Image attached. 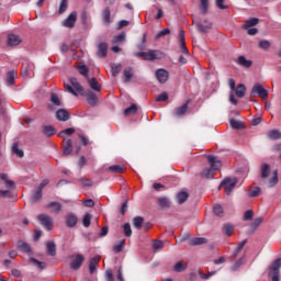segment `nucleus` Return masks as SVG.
<instances>
[{"mask_svg": "<svg viewBox=\"0 0 281 281\" xmlns=\"http://www.w3.org/2000/svg\"><path fill=\"white\" fill-rule=\"evenodd\" d=\"M134 56L144 58V60H160V58H164V53L161 50L138 52L134 53Z\"/></svg>", "mask_w": 281, "mask_h": 281, "instance_id": "f257e3e1", "label": "nucleus"}, {"mask_svg": "<svg viewBox=\"0 0 281 281\" xmlns=\"http://www.w3.org/2000/svg\"><path fill=\"white\" fill-rule=\"evenodd\" d=\"M261 98V100H267L269 98V91L262 87L260 83H255L250 91V98H256V97Z\"/></svg>", "mask_w": 281, "mask_h": 281, "instance_id": "f03ea898", "label": "nucleus"}, {"mask_svg": "<svg viewBox=\"0 0 281 281\" xmlns=\"http://www.w3.org/2000/svg\"><path fill=\"white\" fill-rule=\"evenodd\" d=\"M69 258V267L70 269H72V271H78V269H80V267H82V265L85 263V257L82 254L71 255Z\"/></svg>", "mask_w": 281, "mask_h": 281, "instance_id": "7ed1b4c3", "label": "nucleus"}, {"mask_svg": "<svg viewBox=\"0 0 281 281\" xmlns=\"http://www.w3.org/2000/svg\"><path fill=\"white\" fill-rule=\"evenodd\" d=\"M280 267H281V258L276 259L270 267L269 276L272 281H280Z\"/></svg>", "mask_w": 281, "mask_h": 281, "instance_id": "20e7f679", "label": "nucleus"}, {"mask_svg": "<svg viewBox=\"0 0 281 281\" xmlns=\"http://www.w3.org/2000/svg\"><path fill=\"white\" fill-rule=\"evenodd\" d=\"M238 183V179L236 178H225L221 186L222 188H224L226 194H232V191L234 190V188H236V184Z\"/></svg>", "mask_w": 281, "mask_h": 281, "instance_id": "39448f33", "label": "nucleus"}, {"mask_svg": "<svg viewBox=\"0 0 281 281\" xmlns=\"http://www.w3.org/2000/svg\"><path fill=\"white\" fill-rule=\"evenodd\" d=\"M37 221L47 229L48 232L52 229V225H54V220L47 214L37 215Z\"/></svg>", "mask_w": 281, "mask_h": 281, "instance_id": "423d86ee", "label": "nucleus"}, {"mask_svg": "<svg viewBox=\"0 0 281 281\" xmlns=\"http://www.w3.org/2000/svg\"><path fill=\"white\" fill-rule=\"evenodd\" d=\"M170 78V72L164 68H159L156 70V79L160 85H166L168 82V79Z\"/></svg>", "mask_w": 281, "mask_h": 281, "instance_id": "0eeeda50", "label": "nucleus"}, {"mask_svg": "<svg viewBox=\"0 0 281 281\" xmlns=\"http://www.w3.org/2000/svg\"><path fill=\"white\" fill-rule=\"evenodd\" d=\"M78 20V13L71 12L64 21L63 26L64 27H76V21Z\"/></svg>", "mask_w": 281, "mask_h": 281, "instance_id": "6e6552de", "label": "nucleus"}, {"mask_svg": "<svg viewBox=\"0 0 281 281\" xmlns=\"http://www.w3.org/2000/svg\"><path fill=\"white\" fill-rule=\"evenodd\" d=\"M81 95H85V98H87L90 106H95V104H98V95H95V93H93L92 91H90V90H88L86 92L83 91V92H81Z\"/></svg>", "mask_w": 281, "mask_h": 281, "instance_id": "1a4fd4ad", "label": "nucleus"}, {"mask_svg": "<svg viewBox=\"0 0 281 281\" xmlns=\"http://www.w3.org/2000/svg\"><path fill=\"white\" fill-rule=\"evenodd\" d=\"M207 161L211 166L212 170H221V167L223 166V164L221 162V160H218V158H216L215 156L209 155L207 156Z\"/></svg>", "mask_w": 281, "mask_h": 281, "instance_id": "9d476101", "label": "nucleus"}, {"mask_svg": "<svg viewBox=\"0 0 281 281\" xmlns=\"http://www.w3.org/2000/svg\"><path fill=\"white\" fill-rule=\"evenodd\" d=\"M178 38L182 54H190V52L188 50V46H186V32L183 30H180Z\"/></svg>", "mask_w": 281, "mask_h": 281, "instance_id": "9b49d317", "label": "nucleus"}, {"mask_svg": "<svg viewBox=\"0 0 281 281\" xmlns=\"http://www.w3.org/2000/svg\"><path fill=\"white\" fill-rule=\"evenodd\" d=\"M193 23H194L196 30L202 33L207 32V30H212V23L207 22V20L204 21V24L196 20H193Z\"/></svg>", "mask_w": 281, "mask_h": 281, "instance_id": "f8f14e48", "label": "nucleus"}, {"mask_svg": "<svg viewBox=\"0 0 281 281\" xmlns=\"http://www.w3.org/2000/svg\"><path fill=\"white\" fill-rule=\"evenodd\" d=\"M106 54H109V44L100 43L98 45L97 56L99 58H106Z\"/></svg>", "mask_w": 281, "mask_h": 281, "instance_id": "ddd939ff", "label": "nucleus"}, {"mask_svg": "<svg viewBox=\"0 0 281 281\" xmlns=\"http://www.w3.org/2000/svg\"><path fill=\"white\" fill-rule=\"evenodd\" d=\"M157 204L159 205V207H161V210H170L171 207V202L168 196L157 198Z\"/></svg>", "mask_w": 281, "mask_h": 281, "instance_id": "4468645a", "label": "nucleus"}, {"mask_svg": "<svg viewBox=\"0 0 281 281\" xmlns=\"http://www.w3.org/2000/svg\"><path fill=\"white\" fill-rule=\"evenodd\" d=\"M188 104H190V100H188L181 106L176 108L173 111V115H176V117H183V115H186V113H188Z\"/></svg>", "mask_w": 281, "mask_h": 281, "instance_id": "2eb2a0df", "label": "nucleus"}, {"mask_svg": "<svg viewBox=\"0 0 281 281\" xmlns=\"http://www.w3.org/2000/svg\"><path fill=\"white\" fill-rule=\"evenodd\" d=\"M178 205H183L190 199V193L186 191H180L176 194Z\"/></svg>", "mask_w": 281, "mask_h": 281, "instance_id": "dca6fc26", "label": "nucleus"}, {"mask_svg": "<svg viewBox=\"0 0 281 281\" xmlns=\"http://www.w3.org/2000/svg\"><path fill=\"white\" fill-rule=\"evenodd\" d=\"M78 225V216L74 213L66 215V226L76 227Z\"/></svg>", "mask_w": 281, "mask_h": 281, "instance_id": "f3484780", "label": "nucleus"}, {"mask_svg": "<svg viewBox=\"0 0 281 281\" xmlns=\"http://www.w3.org/2000/svg\"><path fill=\"white\" fill-rule=\"evenodd\" d=\"M8 46L16 47V45H21V37L19 35L11 34L8 36Z\"/></svg>", "mask_w": 281, "mask_h": 281, "instance_id": "a211bd4d", "label": "nucleus"}, {"mask_svg": "<svg viewBox=\"0 0 281 281\" xmlns=\"http://www.w3.org/2000/svg\"><path fill=\"white\" fill-rule=\"evenodd\" d=\"M56 119L59 122H67V120H69V112L65 109H60L56 112Z\"/></svg>", "mask_w": 281, "mask_h": 281, "instance_id": "6ab92c4d", "label": "nucleus"}, {"mask_svg": "<svg viewBox=\"0 0 281 281\" xmlns=\"http://www.w3.org/2000/svg\"><path fill=\"white\" fill-rule=\"evenodd\" d=\"M237 65H239L240 67H245L246 69H249V67L254 65V61L247 59L245 56L241 55L237 58Z\"/></svg>", "mask_w": 281, "mask_h": 281, "instance_id": "aec40b11", "label": "nucleus"}, {"mask_svg": "<svg viewBox=\"0 0 281 281\" xmlns=\"http://www.w3.org/2000/svg\"><path fill=\"white\" fill-rule=\"evenodd\" d=\"M42 133L46 137H53V135H56V128L52 125H45L42 127Z\"/></svg>", "mask_w": 281, "mask_h": 281, "instance_id": "412c9836", "label": "nucleus"}, {"mask_svg": "<svg viewBox=\"0 0 281 281\" xmlns=\"http://www.w3.org/2000/svg\"><path fill=\"white\" fill-rule=\"evenodd\" d=\"M47 209L52 210L55 214H59L63 210V204L60 202H50L46 205Z\"/></svg>", "mask_w": 281, "mask_h": 281, "instance_id": "4be33fe9", "label": "nucleus"}, {"mask_svg": "<svg viewBox=\"0 0 281 281\" xmlns=\"http://www.w3.org/2000/svg\"><path fill=\"white\" fill-rule=\"evenodd\" d=\"M18 249H20L24 254H32V247H30V244L23 240L18 241Z\"/></svg>", "mask_w": 281, "mask_h": 281, "instance_id": "5701e85b", "label": "nucleus"}, {"mask_svg": "<svg viewBox=\"0 0 281 281\" xmlns=\"http://www.w3.org/2000/svg\"><path fill=\"white\" fill-rule=\"evenodd\" d=\"M74 153V143L71 139H67L64 144V155L67 157Z\"/></svg>", "mask_w": 281, "mask_h": 281, "instance_id": "b1692460", "label": "nucleus"}, {"mask_svg": "<svg viewBox=\"0 0 281 281\" xmlns=\"http://www.w3.org/2000/svg\"><path fill=\"white\" fill-rule=\"evenodd\" d=\"M70 85L74 87V89L78 92V93H82L85 91V89L82 88V86L80 85V82H78V79H76V77H71L69 79Z\"/></svg>", "mask_w": 281, "mask_h": 281, "instance_id": "393cba45", "label": "nucleus"}, {"mask_svg": "<svg viewBox=\"0 0 281 281\" xmlns=\"http://www.w3.org/2000/svg\"><path fill=\"white\" fill-rule=\"evenodd\" d=\"M247 92V87H245L244 83H239L236 88H235V94L237 98H245V93Z\"/></svg>", "mask_w": 281, "mask_h": 281, "instance_id": "a878e982", "label": "nucleus"}, {"mask_svg": "<svg viewBox=\"0 0 281 281\" xmlns=\"http://www.w3.org/2000/svg\"><path fill=\"white\" fill-rule=\"evenodd\" d=\"M98 265H100V258L93 257L92 259H90L89 271L91 274L95 273V269L98 268Z\"/></svg>", "mask_w": 281, "mask_h": 281, "instance_id": "bb28decb", "label": "nucleus"}, {"mask_svg": "<svg viewBox=\"0 0 281 281\" xmlns=\"http://www.w3.org/2000/svg\"><path fill=\"white\" fill-rule=\"evenodd\" d=\"M46 252L48 256H56V243L54 241H47L46 243Z\"/></svg>", "mask_w": 281, "mask_h": 281, "instance_id": "cd10ccee", "label": "nucleus"}, {"mask_svg": "<svg viewBox=\"0 0 281 281\" xmlns=\"http://www.w3.org/2000/svg\"><path fill=\"white\" fill-rule=\"evenodd\" d=\"M16 70H10L8 74H7V85L9 86H12L14 85V80H16Z\"/></svg>", "mask_w": 281, "mask_h": 281, "instance_id": "c85d7f7f", "label": "nucleus"}, {"mask_svg": "<svg viewBox=\"0 0 281 281\" xmlns=\"http://www.w3.org/2000/svg\"><path fill=\"white\" fill-rule=\"evenodd\" d=\"M110 172H114L115 175H122L124 170V165H113L109 167Z\"/></svg>", "mask_w": 281, "mask_h": 281, "instance_id": "c756f323", "label": "nucleus"}, {"mask_svg": "<svg viewBox=\"0 0 281 281\" xmlns=\"http://www.w3.org/2000/svg\"><path fill=\"white\" fill-rule=\"evenodd\" d=\"M270 172H271V166H269V164H263L261 166V173H260L261 179H267Z\"/></svg>", "mask_w": 281, "mask_h": 281, "instance_id": "7c9ffc66", "label": "nucleus"}, {"mask_svg": "<svg viewBox=\"0 0 281 281\" xmlns=\"http://www.w3.org/2000/svg\"><path fill=\"white\" fill-rule=\"evenodd\" d=\"M123 76H124V82H130L133 80V67L125 68L123 70Z\"/></svg>", "mask_w": 281, "mask_h": 281, "instance_id": "2f4dec72", "label": "nucleus"}, {"mask_svg": "<svg viewBox=\"0 0 281 281\" xmlns=\"http://www.w3.org/2000/svg\"><path fill=\"white\" fill-rule=\"evenodd\" d=\"M207 243V238L205 237H195L193 239H191L190 245H192V247H196L199 245H205Z\"/></svg>", "mask_w": 281, "mask_h": 281, "instance_id": "473e14b6", "label": "nucleus"}, {"mask_svg": "<svg viewBox=\"0 0 281 281\" xmlns=\"http://www.w3.org/2000/svg\"><path fill=\"white\" fill-rule=\"evenodd\" d=\"M43 199V191L41 189H37L31 196V202L32 203H38Z\"/></svg>", "mask_w": 281, "mask_h": 281, "instance_id": "72a5a7b5", "label": "nucleus"}, {"mask_svg": "<svg viewBox=\"0 0 281 281\" xmlns=\"http://www.w3.org/2000/svg\"><path fill=\"white\" fill-rule=\"evenodd\" d=\"M215 170L212 168H206L203 169V171L201 172L202 177H204L205 179H214V172Z\"/></svg>", "mask_w": 281, "mask_h": 281, "instance_id": "f704fd0d", "label": "nucleus"}, {"mask_svg": "<svg viewBox=\"0 0 281 281\" xmlns=\"http://www.w3.org/2000/svg\"><path fill=\"white\" fill-rule=\"evenodd\" d=\"M111 69L113 78H117L120 71H122V64H112Z\"/></svg>", "mask_w": 281, "mask_h": 281, "instance_id": "c9c22d12", "label": "nucleus"}, {"mask_svg": "<svg viewBox=\"0 0 281 281\" xmlns=\"http://www.w3.org/2000/svg\"><path fill=\"white\" fill-rule=\"evenodd\" d=\"M89 85L90 89H92L93 91H100L102 89V87H100V83L98 82V79L95 78H91L89 80Z\"/></svg>", "mask_w": 281, "mask_h": 281, "instance_id": "e433bc0d", "label": "nucleus"}, {"mask_svg": "<svg viewBox=\"0 0 281 281\" xmlns=\"http://www.w3.org/2000/svg\"><path fill=\"white\" fill-rule=\"evenodd\" d=\"M231 126L236 131H241V128H245V124H243L240 121H236L235 119L231 120Z\"/></svg>", "mask_w": 281, "mask_h": 281, "instance_id": "4c0bfd02", "label": "nucleus"}, {"mask_svg": "<svg viewBox=\"0 0 281 281\" xmlns=\"http://www.w3.org/2000/svg\"><path fill=\"white\" fill-rule=\"evenodd\" d=\"M123 233H124V236H126V238H131L133 236V229L131 228L130 223H125L123 225Z\"/></svg>", "mask_w": 281, "mask_h": 281, "instance_id": "58836bf2", "label": "nucleus"}, {"mask_svg": "<svg viewBox=\"0 0 281 281\" xmlns=\"http://www.w3.org/2000/svg\"><path fill=\"white\" fill-rule=\"evenodd\" d=\"M125 245H126V239H122L120 244L113 247V251H115V254H122V251H124Z\"/></svg>", "mask_w": 281, "mask_h": 281, "instance_id": "ea45409f", "label": "nucleus"}, {"mask_svg": "<svg viewBox=\"0 0 281 281\" xmlns=\"http://www.w3.org/2000/svg\"><path fill=\"white\" fill-rule=\"evenodd\" d=\"M133 225L135 229H139L144 225V217L136 216L133 218Z\"/></svg>", "mask_w": 281, "mask_h": 281, "instance_id": "a19ab883", "label": "nucleus"}, {"mask_svg": "<svg viewBox=\"0 0 281 281\" xmlns=\"http://www.w3.org/2000/svg\"><path fill=\"white\" fill-rule=\"evenodd\" d=\"M102 19L105 23H111V9L105 8L102 12Z\"/></svg>", "mask_w": 281, "mask_h": 281, "instance_id": "79ce46f5", "label": "nucleus"}, {"mask_svg": "<svg viewBox=\"0 0 281 281\" xmlns=\"http://www.w3.org/2000/svg\"><path fill=\"white\" fill-rule=\"evenodd\" d=\"M135 113H137V104L135 103L124 110V115H135Z\"/></svg>", "mask_w": 281, "mask_h": 281, "instance_id": "37998d69", "label": "nucleus"}, {"mask_svg": "<svg viewBox=\"0 0 281 281\" xmlns=\"http://www.w3.org/2000/svg\"><path fill=\"white\" fill-rule=\"evenodd\" d=\"M262 221H263L262 217L255 218V221L250 224V227L252 229L251 232H256V229H258V227H260V225H262Z\"/></svg>", "mask_w": 281, "mask_h": 281, "instance_id": "c03bdc74", "label": "nucleus"}, {"mask_svg": "<svg viewBox=\"0 0 281 281\" xmlns=\"http://www.w3.org/2000/svg\"><path fill=\"white\" fill-rule=\"evenodd\" d=\"M257 23H259L258 18H251L245 23L244 29L248 30V27H254Z\"/></svg>", "mask_w": 281, "mask_h": 281, "instance_id": "a18cd8bd", "label": "nucleus"}, {"mask_svg": "<svg viewBox=\"0 0 281 281\" xmlns=\"http://www.w3.org/2000/svg\"><path fill=\"white\" fill-rule=\"evenodd\" d=\"M12 153H14V155H16L18 157H23L24 153H23V149H19V143H14L12 145V148H11Z\"/></svg>", "mask_w": 281, "mask_h": 281, "instance_id": "49530a36", "label": "nucleus"}, {"mask_svg": "<svg viewBox=\"0 0 281 281\" xmlns=\"http://www.w3.org/2000/svg\"><path fill=\"white\" fill-rule=\"evenodd\" d=\"M268 137H269V139H280L281 133L278 130H272V131L268 132Z\"/></svg>", "mask_w": 281, "mask_h": 281, "instance_id": "de8ad7c7", "label": "nucleus"}, {"mask_svg": "<svg viewBox=\"0 0 281 281\" xmlns=\"http://www.w3.org/2000/svg\"><path fill=\"white\" fill-rule=\"evenodd\" d=\"M223 232H224V234H226V236H232V234H234V225L224 224Z\"/></svg>", "mask_w": 281, "mask_h": 281, "instance_id": "09e8293b", "label": "nucleus"}, {"mask_svg": "<svg viewBox=\"0 0 281 281\" xmlns=\"http://www.w3.org/2000/svg\"><path fill=\"white\" fill-rule=\"evenodd\" d=\"M274 186H278V170L273 171V177L268 182L269 188H273Z\"/></svg>", "mask_w": 281, "mask_h": 281, "instance_id": "8fccbe9b", "label": "nucleus"}, {"mask_svg": "<svg viewBox=\"0 0 281 281\" xmlns=\"http://www.w3.org/2000/svg\"><path fill=\"white\" fill-rule=\"evenodd\" d=\"M30 262H33V265H36V267H38V269H41L43 271V269H45L47 267V265L43 261H38V259L36 258H31Z\"/></svg>", "mask_w": 281, "mask_h": 281, "instance_id": "3c124183", "label": "nucleus"}, {"mask_svg": "<svg viewBox=\"0 0 281 281\" xmlns=\"http://www.w3.org/2000/svg\"><path fill=\"white\" fill-rule=\"evenodd\" d=\"M50 102L55 106H60L61 105L60 98H58V94H56V93H50Z\"/></svg>", "mask_w": 281, "mask_h": 281, "instance_id": "603ef678", "label": "nucleus"}, {"mask_svg": "<svg viewBox=\"0 0 281 281\" xmlns=\"http://www.w3.org/2000/svg\"><path fill=\"white\" fill-rule=\"evenodd\" d=\"M79 182L83 186V188H91L93 186V181L89 178H80Z\"/></svg>", "mask_w": 281, "mask_h": 281, "instance_id": "864d4df0", "label": "nucleus"}, {"mask_svg": "<svg viewBox=\"0 0 281 281\" xmlns=\"http://www.w3.org/2000/svg\"><path fill=\"white\" fill-rule=\"evenodd\" d=\"M83 227H89L91 225V214L86 213L82 218Z\"/></svg>", "mask_w": 281, "mask_h": 281, "instance_id": "5fc2aeb1", "label": "nucleus"}, {"mask_svg": "<svg viewBox=\"0 0 281 281\" xmlns=\"http://www.w3.org/2000/svg\"><path fill=\"white\" fill-rule=\"evenodd\" d=\"M74 133H76V128L74 127H69V128H66L64 131H61L58 136L59 137H65V135H74Z\"/></svg>", "mask_w": 281, "mask_h": 281, "instance_id": "6e6d98bb", "label": "nucleus"}, {"mask_svg": "<svg viewBox=\"0 0 281 281\" xmlns=\"http://www.w3.org/2000/svg\"><path fill=\"white\" fill-rule=\"evenodd\" d=\"M209 1L210 0H200L202 14H207Z\"/></svg>", "mask_w": 281, "mask_h": 281, "instance_id": "4d7b16f0", "label": "nucleus"}, {"mask_svg": "<svg viewBox=\"0 0 281 281\" xmlns=\"http://www.w3.org/2000/svg\"><path fill=\"white\" fill-rule=\"evenodd\" d=\"M213 212L215 216H223V206H221V204L214 205Z\"/></svg>", "mask_w": 281, "mask_h": 281, "instance_id": "13d9d810", "label": "nucleus"}, {"mask_svg": "<svg viewBox=\"0 0 281 281\" xmlns=\"http://www.w3.org/2000/svg\"><path fill=\"white\" fill-rule=\"evenodd\" d=\"M78 69L81 76H85V77L89 76V68H87L85 65H79Z\"/></svg>", "mask_w": 281, "mask_h": 281, "instance_id": "bf43d9fd", "label": "nucleus"}, {"mask_svg": "<svg viewBox=\"0 0 281 281\" xmlns=\"http://www.w3.org/2000/svg\"><path fill=\"white\" fill-rule=\"evenodd\" d=\"M173 270L177 271V273H181V271H186V266L179 261L175 265Z\"/></svg>", "mask_w": 281, "mask_h": 281, "instance_id": "052dcab7", "label": "nucleus"}, {"mask_svg": "<svg viewBox=\"0 0 281 281\" xmlns=\"http://www.w3.org/2000/svg\"><path fill=\"white\" fill-rule=\"evenodd\" d=\"M156 102H168V93L162 92L158 97H156Z\"/></svg>", "mask_w": 281, "mask_h": 281, "instance_id": "680f3d73", "label": "nucleus"}, {"mask_svg": "<svg viewBox=\"0 0 281 281\" xmlns=\"http://www.w3.org/2000/svg\"><path fill=\"white\" fill-rule=\"evenodd\" d=\"M259 47L261 49H269V47H271V43L267 40L260 41L259 42Z\"/></svg>", "mask_w": 281, "mask_h": 281, "instance_id": "e2e57ef3", "label": "nucleus"}, {"mask_svg": "<svg viewBox=\"0 0 281 281\" xmlns=\"http://www.w3.org/2000/svg\"><path fill=\"white\" fill-rule=\"evenodd\" d=\"M68 0H61L59 4V14H63L67 10Z\"/></svg>", "mask_w": 281, "mask_h": 281, "instance_id": "0e129e2a", "label": "nucleus"}, {"mask_svg": "<svg viewBox=\"0 0 281 281\" xmlns=\"http://www.w3.org/2000/svg\"><path fill=\"white\" fill-rule=\"evenodd\" d=\"M170 34V29H164L162 31L158 32L156 38H161L164 36H168Z\"/></svg>", "mask_w": 281, "mask_h": 281, "instance_id": "69168bd1", "label": "nucleus"}, {"mask_svg": "<svg viewBox=\"0 0 281 281\" xmlns=\"http://www.w3.org/2000/svg\"><path fill=\"white\" fill-rule=\"evenodd\" d=\"M254 218V211L248 210L244 213V221H251Z\"/></svg>", "mask_w": 281, "mask_h": 281, "instance_id": "338daca9", "label": "nucleus"}, {"mask_svg": "<svg viewBox=\"0 0 281 281\" xmlns=\"http://www.w3.org/2000/svg\"><path fill=\"white\" fill-rule=\"evenodd\" d=\"M153 248H154L155 250H157V249H164V241H161V240H154V243H153Z\"/></svg>", "mask_w": 281, "mask_h": 281, "instance_id": "774afa93", "label": "nucleus"}]
</instances>
